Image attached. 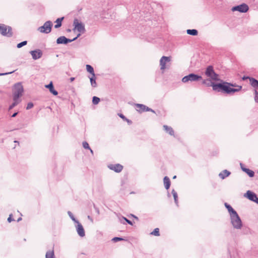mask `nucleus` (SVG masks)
I'll return each instance as SVG.
<instances>
[{"mask_svg": "<svg viewBox=\"0 0 258 258\" xmlns=\"http://www.w3.org/2000/svg\"><path fill=\"white\" fill-rule=\"evenodd\" d=\"M54 251L53 250H49L47 251L45 255V258H54Z\"/></svg>", "mask_w": 258, "mask_h": 258, "instance_id": "28", "label": "nucleus"}, {"mask_svg": "<svg viewBox=\"0 0 258 258\" xmlns=\"http://www.w3.org/2000/svg\"><path fill=\"white\" fill-rule=\"evenodd\" d=\"M164 129L166 131L167 133H168L170 135H174V131L172 127H169L167 125H164L163 126Z\"/></svg>", "mask_w": 258, "mask_h": 258, "instance_id": "23", "label": "nucleus"}, {"mask_svg": "<svg viewBox=\"0 0 258 258\" xmlns=\"http://www.w3.org/2000/svg\"><path fill=\"white\" fill-rule=\"evenodd\" d=\"M225 206L227 209L228 212L230 213L231 215L233 214H236V212L232 208L231 206L227 204V203L225 204Z\"/></svg>", "mask_w": 258, "mask_h": 258, "instance_id": "25", "label": "nucleus"}, {"mask_svg": "<svg viewBox=\"0 0 258 258\" xmlns=\"http://www.w3.org/2000/svg\"><path fill=\"white\" fill-rule=\"evenodd\" d=\"M30 53L31 54L32 58L34 60H36L41 58L42 56V51L40 49H36L30 51Z\"/></svg>", "mask_w": 258, "mask_h": 258, "instance_id": "13", "label": "nucleus"}, {"mask_svg": "<svg viewBox=\"0 0 258 258\" xmlns=\"http://www.w3.org/2000/svg\"><path fill=\"white\" fill-rule=\"evenodd\" d=\"M1 34L4 36L11 37L13 36V31L11 27L5 24L0 25Z\"/></svg>", "mask_w": 258, "mask_h": 258, "instance_id": "4", "label": "nucleus"}, {"mask_svg": "<svg viewBox=\"0 0 258 258\" xmlns=\"http://www.w3.org/2000/svg\"><path fill=\"white\" fill-rule=\"evenodd\" d=\"M206 76L213 81H219V75L216 74L213 69V66H209L205 71Z\"/></svg>", "mask_w": 258, "mask_h": 258, "instance_id": "3", "label": "nucleus"}, {"mask_svg": "<svg viewBox=\"0 0 258 258\" xmlns=\"http://www.w3.org/2000/svg\"><path fill=\"white\" fill-rule=\"evenodd\" d=\"M227 84H229L227 82H223L219 84L217 86L220 88V92L223 91L224 92L227 94L234 93L235 92H239L242 89L241 86H237V88H232L228 86Z\"/></svg>", "mask_w": 258, "mask_h": 258, "instance_id": "2", "label": "nucleus"}, {"mask_svg": "<svg viewBox=\"0 0 258 258\" xmlns=\"http://www.w3.org/2000/svg\"><path fill=\"white\" fill-rule=\"evenodd\" d=\"M17 114H13V115L12 116V117H15L16 116V115H17Z\"/></svg>", "mask_w": 258, "mask_h": 258, "instance_id": "47", "label": "nucleus"}, {"mask_svg": "<svg viewBox=\"0 0 258 258\" xmlns=\"http://www.w3.org/2000/svg\"><path fill=\"white\" fill-rule=\"evenodd\" d=\"M119 116L122 118H124V116L123 115V114H119Z\"/></svg>", "mask_w": 258, "mask_h": 258, "instance_id": "46", "label": "nucleus"}, {"mask_svg": "<svg viewBox=\"0 0 258 258\" xmlns=\"http://www.w3.org/2000/svg\"><path fill=\"white\" fill-rule=\"evenodd\" d=\"M13 72H10V73H0V76L6 75H8V74H11V73H12Z\"/></svg>", "mask_w": 258, "mask_h": 258, "instance_id": "42", "label": "nucleus"}, {"mask_svg": "<svg viewBox=\"0 0 258 258\" xmlns=\"http://www.w3.org/2000/svg\"><path fill=\"white\" fill-rule=\"evenodd\" d=\"M100 99L99 97L96 96H94L92 98V103L94 105H96L98 104V103L100 102Z\"/></svg>", "mask_w": 258, "mask_h": 258, "instance_id": "31", "label": "nucleus"}, {"mask_svg": "<svg viewBox=\"0 0 258 258\" xmlns=\"http://www.w3.org/2000/svg\"><path fill=\"white\" fill-rule=\"evenodd\" d=\"M90 80L91 85L92 87L95 88L97 87V83L96 82V77L95 76L92 75L91 77H90Z\"/></svg>", "mask_w": 258, "mask_h": 258, "instance_id": "22", "label": "nucleus"}, {"mask_svg": "<svg viewBox=\"0 0 258 258\" xmlns=\"http://www.w3.org/2000/svg\"><path fill=\"white\" fill-rule=\"evenodd\" d=\"M249 9L248 6L245 4H242L240 5H238L233 7L232 8V11H238L240 13H246Z\"/></svg>", "mask_w": 258, "mask_h": 258, "instance_id": "10", "label": "nucleus"}, {"mask_svg": "<svg viewBox=\"0 0 258 258\" xmlns=\"http://www.w3.org/2000/svg\"><path fill=\"white\" fill-rule=\"evenodd\" d=\"M27 41H22V42L18 43L17 45V47L18 48H20L22 47V46L26 45L27 44Z\"/></svg>", "mask_w": 258, "mask_h": 258, "instance_id": "33", "label": "nucleus"}, {"mask_svg": "<svg viewBox=\"0 0 258 258\" xmlns=\"http://www.w3.org/2000/svg\"><path fill=\"white\" fill-rule=\"evenodd\" d=\"M74 25L75 26V28L80 33L85 32V28L84 25L82 23H79L77 19L74 20Z\"/></svg>", "mask_w": 258, "mask_h": 258, "instance_id": "12", "label": "nucleus"}, {"mask_svg": "<svg viewBox=\"0 0 258 258\" xmlns=\"http://www.w3.org/2000/svg\"><path fill=\"white\" fill-rule=\"evenodd\" d=\"M255 96L254 100L256 102L258 103V92L255 90L254 91Z\"/></svg>", "mask_w": 258, "mask_h": 258, "instance_id": "35", "label": "nucleus"}, {"mask_svg": "<svg viewBox=\"0 0 258 258\" xmlns=\"http://www.w3.org/2000/svg\"><path fill=\"white\" fill-rule=\"evenodd\" d=\"M172 194L173 195L175 203L177 204L178 196H177V192L175 191V190L174 189H173L172 190Z\"/></svg>", "mask_w": 258, "mask_h": 258, "instance_id": "32", "label": "nucleus"}, {"mask_svg": "<svg viewBox=\"0 0 258 258\" xmlns=\"http://www.w3.org/2000/svg\"><path fill=\"white\" fill-rule=\"evenodd\" d=\"M86 69H87V71L89 73H90L92 75L95 76L94 69L91 66H90L89 64H87L86 65Z\"/></svg>", "mask_w": 258, "mask_h": 258, "instance_id": "29", "label": "nucleus"}, {"mask_svg": "<svg viewBox=\"0 0 258 258\" xmlns=\"http://www.w3.org/2000/svg\"><path fill=\"white\" fill-rule=\"evenodd\" d=\"M229 84H227L228 86H229L230 87V86H232V87H236L237 88V86L238 85H236V84H232V83H228Z\"/></svg>", "mask_w": 258, "mask_h": 258, "instance_id": "41", "label": "nucleus"}, {"mask_svg": "<svg viewBox=\"0 0 258 258\" xmlns=\"http://www.w3.org/2000/svg\"><path fill=\"white\" fill-rule=\"evenodd\" d=\"M202 79V77L201 76L191 73L188 75L184 76L182 79V82L185 83L189 81L190 82H196Z\"/></svg>", "mask_w": 258, "mask_h": 258, "instance_id": "6", "label": "nucleus"}, {"mask_svg": "<svg viewBox=\"0 0 258 258\" xmlns=\"http://www.w3.org/2000/svg\"><path fill=\"white\" fill-rule=\"evenodd\" d=\"M123 239L122 238H120V237H114L113 239H112V241H113L114 242H117L118 241H121V240H123Z\"/></svg>", "mask_w": 258, "mask_h": 258, "instance_id": "36", "label": "nucleus"}, {"mask_svg": "<svg viewBox=\"0 0 258 258\" xmlns=\"http://www.w3.org/2000/svg\"><path fill=\"white\" fill-rule=\"evenodd\" d=\"M8 221L9 222H11L12 221H15L14 219L12 218V215H10L9 218H8Z\"/></svg>", "mask_w": 258, "mask_h": 258, "instance_id": "38", "label": "nucleus"}, {"mask_svg": "<svg viewBox=\"0 0 258 258\" xmlns=\"http://www.w3.org/2000/svg\"><path fill=\"white\" fill-rule=\"evenodd\" d=\"M23 92V87L22 84L21 83L15 84L13 90L14 102L10 106L9 108V110L12 109L20 102V100H19V98L22 96Z\"/></svg>", "mask_w": 258, "mask_h": 258, "instance_id": "1", "label": "nucleus"}, {"mask_svg": "<svg viewBox=\"0 0 258 258\" xmlns=\"http://www.w3.org/2000/svg\"><path fill=\"white\" fill-rule=\"evenodd\" d=\"M75 79V78L74 77H71L70 80L71 81V82H73V81H74Z\"/></svg>", "mask_w": 258, "mask_h": 258, "instance_id": "44", "label": "nucleus"}, {"mask_svg": "<svg viewBox=\"0 0 258 258\" xmlns=\"http://www.w3.org/2000/svg\"><path fill=\"white\" fill-rule=\"evenodd\" d=\"M242 170L246 173L250 177H252L254 176V172L248 168H242Z\"/></svg>", "mask_w": 258, "mask_h": 258, "instance_id": "24", "label": "nucleus"}, {"mask_svg": "<svg viewBox=\"0 0 258 258\" xmlns=\"http://www.w3.org/2000/svg\"><path fill=\"white\" fill-rule=\"evenodd\" d=\"M176 178V176H174L173 177V178Z\"/></svg>", "mask_w": 258, "mask_h": 258, "instance_id": "49", "label": "nucleus"}, {"mask_svg": "<svg viewBox=\"0 0 258 258\" xmlns=\"http://www.w3.org/2000/svg\"><path fill=\"white\" fill-rule=\"evenodd\" d=\"M89 150H90L91 153L92 154H93V151H92L90 148L89 149Z\"/></svg>", "mask_w": 258, "mask_h": 258, "instance_id": "48", "label": "nucleus"}, {"mask_svg": "<svg viewBox=\"0 0 258 258\" xmlns=\"http://www.w3.org/2000/svg\"><path fill=\"white\" fill-rule=\"evenodd\" d=\"M151 235L159 236L160 235L159 229L158 228H155L151 233Z\"/></svg>", "mask_w": 258, "mask_h": 258, "instance_id": "30", "label": "nucleus"}, {"mask_svg": "<svg viewBox=\"0 0 258 258\" xmlns=\"http://www.w3.org/2000/svg\"><path fill=\"white\" fill-rule=\"evenodd\" d=\"M108 167L116 172H120L123 169V166L120 164H109Z\"/></svg>", "mask_w": 258, "mask_h": 258, "instance_id": "14", "label": "nucleus"}, {"mask_svg": "<svg viewBox=\"0 0 258 258\" xmlns=\"http://www.w3.org/2000/svg\"><path fill=\"white\" fill-rule=\"evenodd\" d=\"M131 216L132 217H133L134 218H135L136 219H137V220H138V218L137 217H136V216L133 215H131Z\"/></svg>", "mask_w": 258, "mask_h": 258, "instance_id": "45", "label": "nucleus"}, {"mask_svg": "<svg viewBox=\"0 0 258 258\" xmlns=\"http://www.w3.org/2000/svg\"><path fill=\"white\" fill-rule=\"evenodd\" d=\"M52 23L50 21H47L44 23L43 26L38 28V31L41 33L48 34L51 31Z\"/></svg>", "mask_w": 258, "mask_h": 258, "instance_id": "5", "label": "nucleus"}, {"mask_svg": "<svg viewBox=\"0 0 258 258\" xmlns=\"http://www.w3.org/2000/svg\"><path fill=\"white\" fill-rule=\"evenodd\" d=\"M164 185L166 189H168L169 188L170 186V181L169 178L167 176H165L164 178Z\"/></svg>", "mask_w": 258, "mask_h": 258, "instance_id": "21", "label": "nucleus"}, {"mask_svg": "<svg viewBox=\"0 0 258 258\" xmlns=\"http://www.w3.org/2000/svg\"><path fill=\"white\" fill-rule=\"evenodd\" d=\"M80 35H81V34H79L77 35V37H76L75 38H74L72 39L67 38L65 36H60L57 39L56 43L57 44H66L69 42H72L76 40Z\"/></svg>", "mask_w": 258, "mask_h": 258, "instance_id": "8", "label": "nucleus"}, {"mask_svg": "<svg viewBox=\"0 0 258 258\" xmlns=\"http://www.w3.org/2000/svg\"><path fill=\"white\" fill-rule=\"evenodd\" d=\"M77 231L78 234L80 236L83 237L85 236V232L84 229L83 228V227L82 225V224L79 222H78V224L77 226Z\"/></svg>", "mask_w": 258, "mask_h": 258, "instance_id": "16", "label": "nucleus"}, {"mask_svg": "<svg viewBox=\"0 0 258 258\" xmlns=\"http://www.w3.org/2000/svg\"><path fill=\"white\" fill-rule=\"evenodd\" d=\"M83 146L85 149H90L89 145L88 143L86 142H84L83 143Z\"/></svg>", "mask_w": 258, "mask_h": 258, "instance_id": "34", "label": "nucleus"}, {"mask_svg": "<svg viewBox=\"0 0 258 258\" xmlns=\"http://www.w3.org/2000/svg\"><path fill=\"white\" fill-rule=\"evenodd\" d=\"M135 108L138 112L150 111L153 113H155V112L152 109L148 107V106L145 105L141 104H135Z\"/></svg>", "mask_w": 258, "mask_h": 258, "instance_id": "9", "label": "nucleus"}, {"mask_svg": "<svg viewBox=\"0 0 258 258\" xmlns=\"http://www.w3.org/2000/svg\"><path fill=\"white\" fill-rule=\"evenodd\" d=\"M186 32L188 34L192 36H196L198 34V32L196 29H188Z\"/></svg>", "mask_w": 258, "mask_h": 258, "instance_id": "26", "label": "nucleus"}, {"mask_svg": "<svg viewBox=\"0 0 258 258\" xmlns=\"http://www.w3.org/2000/svg\"><path fill=\"white\" fill-rule=\"evenodd\" d=\"M230 172L229 171L227 170H224L222 171L221 173H220L219 176L220 177V178L223 179L225 177L228 176L230 175Z\"/></svg>", "mask_w": 258, "mask_h": 258, "instance_id": "20", "label": "nucleus"}, {"mask_svg": "<svg viewBox=\"0 0 258 258\" xmlns=\"http://www.w3.org/2000/svg\"><path fill=\"white\" fill-rule=\"evenodd\" d=\"M250 84L252 87L255 89L258 88V80L252 78L250 79Z\"/></svg>", "mask_w": 258, "mask_h": 258, "instance_id": "19", "label": "nucleus"}, {"mask_svg": "<svg viewBox=\"0 0 258 258\" xmlns=\"http://www.w3.org/2000/svg\"><path fill=\"white\" fill-rule=\"evenodd\" d=\"M63 19V17L58 18L56 19L55 22L56 24L54 26L55 28H58L61 26V22Z\"/></svg>", "mask_w": 258, "mask_h": 258, "instance_id": "27", "label": "nucleus"}, {"mask_svg": "<svg viewBox=\"0 0 258 258\" xmlns=\"http://www.w3.org/2000/svg\"><path fill=\"white\" fill-rule=\"evenodd\" d=\"M231 217L233 226L236 228H240L241 226V221L237 213L231 215Z\"/></svg>", "mask_w": 258, "mask_h": 258, "instance_id": "7", "label": "nucleus"}, {"mask_svg": "<svg viewBox=\"0 0 258 258\" xmlns=\"http://www.w3.org/2000/svg\"><path fill=\"white\" fill-rule=\"evenodd\" d=\"M253 202H255L256 203L258 204V198L257 197H255V198L254 199Z\"/></svg>", "mask_w": 258, "mask_h": 258, "instance_id": "43", "label": "nucleus"}, {"mask_svg": "<svg viewBox=\"0 0 258 258\" xmlns=\"http://www.w3.org/2000/svg\"><path fill=\"white\" fill-rule=\"evenodd\" d=\"M170 61V57L168 56H162L160 60V69L164 70L166 68V63Z\"/></svg>", "mask_w": 258, "mask_h": 258, "instance_id": "15", "label": "nucleus"}, {"mask_svg": "<svg viewBox=\"0 0 258 258\" xmlns=\"http://www.w3.org/2000/svg\"><path fill=\"white\" fill-rule=\"evenodd\" d=\"M123 219L128 223L130 225H133V223L130 221L129 220H128L127 219H126L125 217H123Z\"/></svg>", "mask_w": 258, "mask_h": 258, "instance_id": "39", "label": "nucleus"}, {"mask_svg": "<svg viewBox=\"0 0 258 258\" xmlns=\"http://www.w3.org/2000/svg\"><path fill=\"white\" fill-rule=\"evenodd\" d=\"M45 88L49 89V91L54 95H57L58 94V92L54 89L53 85L52 82H50V83L48 85H46L45 86Z\"/></svg>", "mask_w": 258, "mask_h": 258, "instance_id": "17", "label": "nucleus"}, {"mask_svg": "<svg viewBox=\"0 0 258 258\" xmlns=\"http://www.w3.org/2000/svg\"><path fill=\"white\" fill-rule=\"evenodd\" d=\"M203 84L206 85L207 86L210 87L212 86L213 88V90L218 92H220V88L216 86H218L220 83H214L211 81L210 80H204L202 82Z\"/></svg>", "mask_w": 258, "mask_h": 258, "instance_id": "11", "label": "nucleus"}, {"mask_svg": "<svg viewBox=\"0 0 258 258\" xmlns=\"http://www.w3.org/2000/svg\"><path fill=\"white\" fill-rule=\"evenodd\" d=\"M33 106V104L32 102H29L28 103L27 106L26 107L27 109H29L32 108Z\"/></svg>", "mask_w": 258, "mask_h": 258, "instance_id": "37", "label": "nucleus"}, {"mask_svg": "<svg viewBox=\"0 0 258 258\" xmlns=\"http://www.w3.org/2000/svg\"><path fill=\"white\" fill-rule=\"evenodd\" d=\"M244 197L247 198L250 201H253L254 199L256 196V195L250 190L247 191V192L244 195Z\"/></svg>", "mask_w": 258, "mask_h": 258, "instance_id": "18", "label": "nucleus"}, {"mask_svg": "<svg viewBox=\"0 0 258 258\" xmlns=\"http://www.w3.org/2000/svg\"><path fill=\"white\" fill-rule=\"evenodd\" d=\"M251 78H252V77H248V76H243L242 78V80H246L247 79H248L249 81H250V79Z\"/></svg>", "mask_w": 258, "mask_h": 258, "instance_id": "40", "label": "nucleus"}]
</instances>
